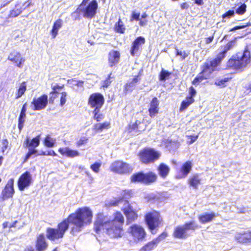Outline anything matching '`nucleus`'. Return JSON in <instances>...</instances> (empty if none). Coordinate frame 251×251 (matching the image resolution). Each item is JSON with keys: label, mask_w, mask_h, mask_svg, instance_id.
Returning a JSON list of instances; mask_svg holds the SVG:
<instances>
[{"label": "nucleus", "mask_w": 251, "mask_h": 251, "mask_svg": "<svg viewBox=\"0 0 251 251\" xmlns=\"http://www.w3.org/2000/svg\"><path fill=\"white\" fill-rule=\"evenodd\" d=\"M93 214L88 206L78 208L74 213L59 222L56 227H48L46 229V236L50 242H56L62 239L69 228L71 233L74 235L80 232L85 226L92 222Z\"/></svg>", "instance_id": "1"}, {"label": "nucleus", "mask_w": 251, "mask_h": 251, "mask_svg": "<svg viewBox=\"0 0 251 251\" xmlns=\"http://www.w3.org/2000/svg\"><path fill=\"white\" fill-rule=\"evenodd\" d=\"M125 218L120 211H116L113 214L112 219H107L102 212L96 215L94 223V230L97 234L102 231L111 238H118L124 233Z\"/></svg>", "instance_id": "2"}, {"label": "nucleus", "mask_w": 251, "mask_h": 251, "mask_svg": "<svg viewBox=\"0 0 251 251\" xmlns=\"http://www.w3.org/2000/svg\"><path fill=\"white\" fill-rule=\"evenodd\" d=\"M144 222L151 233L154 234L163 226L164 221L159 211L152 209L145 214Z\"/></svg>", "instance_id": "3"}, {"label": "nucleus", "mask_w": 251, "mask_h": 251, "mask_svg": "<svg viewBox=\"0 0 251 251\" xmlns=\"http://www.w3.org/2000/svg\"><path fill=\"white\" fill-rule=\"evenodd\" d=\"M251 62V53L245 50L243 52H239L232 56L227 63V67L243 71Z\"/></svg>", "instance_id": "4"}, {"label": "nucleus", "mask_w": 251, "mask_h": 251, "mask_svg": "<svg viewBox=\"0 0 251 251\" xmlns=\"http://www.w3.org/2000/svg\"><path fill=\"white\" fill-rule=\"evenodd\" d=\"M138 156L142 164L148 165L158 160L161 154L159 151L153 148H145L139 151Z\"/></svg>", "instance_id": "5"}, {"label": "nucleus", "mask_w": 251, "mask_h": 251, "mask_svg": "<svg viewBox=\"0 0 251 251\" xmlns=\"http://www.w3.org/2000/svg\"><path fill=\"white\" fill-rule=\"evenodd\" d=\"M157 179V175L152 171H149L146 173L140 171L134 173L130 177L131 183H141L148 185L155 182Z\"/></svg>", "instance_id": "6"}, {"label": "nucleus", "mask_w": 251, "mask_h": 251, "mask_svg": "<svg viewBox=\"0 0 251 251\" xmlns=\"http://www.w3.org/2000/svg\"><path fill=\"white\" fill-rule=\"evenodd\" d=\"M198 226L194 221L186 222L183 225H179L174 228L172 235L174 238L179 239H186L188 230L194 231L198 228Z\"/></svg>", "instance_id": "7"}, {"label": "nucleus", "mask_w": 251, "mask_h": 251, "mask_svg": "<svg viewBox=\"0 0 251 251\" xmlns=\"http://www.w3.org/2000/svg\"><path fill=\"white\" fill-rule=\"evenodd\" d=\"M82 0L79 4L80 9L82 12V17L86 19H91L95 17L98 8V3L96 0Z\"/></svg>", "instance_id": "8"}, {"label": "nucleus", "mask_w": 251, "mask_h": 251, "mask_svg": "<svg viewBox=\"0 0 251 251\" xmlns=\"http://www.w3.org/2000/svg\"><path fill=\"white\" fill-rule=\"evenodd\" d=\"M40 142L39 135L36 136L31 140H30L28 137L25 138L24 145L25 148H28V151L25 156L24 162H25L33 155L34 156H38V151L36 148L39 145Z\"/></svg>", "instance_id": "9"}, {"label": "nucleus", "mask_w": 251, "mask_h": 251, "mask_svg": "<svg viewBox=\"0 0 251 251\" xmlns=\"http://www.w3.org/2000/svg\"><path fill=\"white\" fill-rule=\"evenodd\" d=\"M127 233L137 242L145 240L147 237L145 229L142 226L136 224H132L128 227Z\"/></svg>", "instance_id": "10"}, {"label": "nucleus", "mask_w": 251, "mask_h": 251, "mask_svg": "<svg viewBox=\"0 0 251 251\" xmlns=\"http://www.w3.org/2000/svg\"><path fill=\"white\" fill-rule=\"evenodd\" d=\"M132 170V167L129 164L120 160L114 161L110 166L111 172L119 175L129 174Z\"/></svg>", "instance_id": "11"}, {"label": "nucleus", "mask_w": 251, "mask_h": 251, "mask_svg": "<svg viewBox=\"0 0 251 251\" xmlns=\"http://www.w3.org/2000/svg\"><path fill=\"white\" fill-rule=\"evenodd\" d=\"M219 63L220 56L207 60L201 67V74H203L207 78H208L211 74L216 70Z\"/></svg>", "instance_id": "12"}, {"label": "nucleus", "mask_w": 251, "mask_h": 251, "mask_svg": "<svg viewBox=\"0 0 251 251\" xmlns=\"http://www.w3.org/2000/svg\"><path fill=\"white\" fill-rule=\"evenodd\" d=\"M15 194L14 179L10 178L4 186L0 195V201L3 202L12 199Z\"/></svg>", "instance_id": "13"}, {"label": "nucleus", "mask_w": 251, "mask_h": 251, "mask_svg": "<svg viewBox=\"0 0 251 251\" xmlns=\"http://www.w3.org/2000/svg\"><path fill=\"white\" fill-rule=\"evenodd\" d=\"M105 100L102 94L99 92L90 94L88 99V105L93 109L101 108L104 103Z\"/></svg>", "instance_id": "14"}, {"label": "nucleus", "mask_w": 251, "mask_h": 251, "mask_svg": "<svg viewBox=\"0 0 251 251\" xmlns=\"http://www.w3.org/2000/svg\"><path fill=\"white\" fill-rule=\"evenodd\" d=\"M48 104V97L44 94L36 98L34 97L30 103V107L33 111H40L44 109Z\"/></svg>", "instance_id": "15"}, {"label": "nucleus", "mask_w": 251, "mask_h": 251, "mask_svg": "<svg viewBox=\"0 0 251 251\" xmlns=\"http://www.w3.org/2000/svg\"><path fill=\"white\" fill-rule=\"evenodd\" d=\"M32 176L30 173L26 171L23 173L19 177L17 181V186L20 191H24L28 188L32 183Z\"/></svg>", "instance_id": "16"}, {"label": "nucleus", "mask_w": 251, "mask_h": 251, "mask_svg": "<svg viewBox=\"0 0 251 251\" xmlns=\"http://www.w3.org/2000/svg\"><path fill=\"white\" fill-rule=\"evenodd\" d=\"M122 211L126 216V222L128 224L135 222L139 217L137 212L133 208L130 204H127L126 207L122 208Z\"/></svg>", "instance_id": "17"}, {"label": "nucleus", "mask_w": 251, "mask_h": 251, "mask_svg": "<svg viewBox=\"0 0 251 251\" xmlns=\"http://www.w3.org/2000/svg\"><path fill=\"white\" fill-rule=\"evenodd\" d=\"M46 235L41 233L37 235L35 242L36 251H46L49 247Z\"/></svg>", "instance_id": "18"}, {"label": "nucleus", "mask_w": 251, "mask_h": 251, "mask_svg": "<svg viewBox=\"0 0 251 251\" xmlns=\"http://www.w3.org/2000/svg\"><path fill=\"white\" fill-rule=\"evenodd\" d=\"M146 129V125L143 121L136 120L133 123H130L127 125V130L128 132H134L140 134Z\"/></svg>", "instance_id": "19"}, {"label": "nucleus", "mask_w": 251, "mask_h": 251, "mask_svg": "<svg viewBox=\"0 0 251 251\" xmlns=\"http://www.w3.org/2000/svg\"><path fill=\"white\" fill-rule=\"evenodd\" d=\"M193 166L191 161H186L180 167L176 177L178 179L185 178L190 173Z\"/></svg>", "instance_id": "20"}, {"label": "nucleus", "mask_w": 251, "mask_h": 251, "mask_svg": "<svg viewBox=\"0 0 251 251\" xmlns=\"http://www.w3.org/2000/svg\"><path fill=\"white\" fill-rule=\"evenodd\" d=\"M8 59L19 68H22L25 61V58L17 51H13L10 53L8 56Z\"/></svg>", "instance_id": "21"}, {"label": "nucleus", "mask_w": 251, "mask_h": 251, "mask_svg": "<svg viewBox=\"0 0 251 251\" xmlns=\"http://www.w3.org/2000/svg\"><path fill=\"white\" fill-rule=\"evenodd\" d=\"M121 57L120 52L116 50H111L108 54V62L110 67L116 66L119 62Z\"/></svg>", "instance_id": "22"}, {"label": "nucleus", "mask_w": 251, "mask_h": 251, "mask_svg": "<svg viewBox=\"0 0 251 251\" xmlns=\"http://www.w3.org/2000/svg\"><path fill=\"white\" fill-rule=\"evenodd\" d=\"M58 151L62 156L71 158L77 157L80 155V153L78 150L72 149L69 147L60 148Z\"/></svg>", "instance_id": "23"}, {"label": "nucleus", "mask_w": 251, "mask_h": 251, "mask_svg": "<svg viewBox=\"0 0 251 251\" xmlns=\"http://www.w3.org/2000/svg\"><path fill=\"white\" fill-rule=\"evenodd\" d=\"M159 102L158 99L156 97L153 98L150 103L148 109L149 115L151 117H154L159 113Z\"/></svg>", "instance_id": "24"}, {"label": "nucleus", "mask_w": 251, "mask_h": 251, "mask_svg": "<svg viewBox=\"0 0 251 251\" xmlns=\"http://www.w3.org/2000/svg\"><path fill=\"white\" fill-rule=\"evenodd\" d=\"M235 239L240 243H251V231L237 232L235 235Z\"/></svg>", "instance_id": "25"}, {"label": "nucleus", "mask_w": 251, "mask_h": 251, "mask_svg": "<svg viewBox=\"0 0 251 251\" xmlns=\"http://www.w3.org/2000/svg\"><path fill=\"white\" fill-rule=\"evenodd\" d=\"M64 87V84L59 85L58 84H55L54 85H51V91L50 92V97L48 99V102L50 104H53L55 100L57 97L58 92L57 90H59L63 89Z\"/></svg>", "instance_id": "26"}, {"label": "nucleus", "mask_w": 251, "mask_h": 251, "mask_svg": "<svg viewBox=\"0 0 251 251\" xmlns=\"http://www.w3.org/2000/svg\"><path fill=\"white\" fill-rule=\"evenodd\" d=\"M145 43V39L142 36H139L136 38L133 42L130 54L132 56H134L135 53L137 52L140 46L144 44Z\"/></svg>", "instance_id": "27"}, {"label": "nucleus", "mask_w": 251, "mask_h": 251, "mask_svg": "<svg viewBox=\"0 0 251 251\" xmlns=\"http://www.w3.org/2000/svg\"><path fill=\"white\" fill-rule=\"evenodd\" d=\"M26 102H25L22 107L20 115L18 117V127L20 131L22 129L24 126V124L26 118Z\"/></svg>", "instance_id": "28"}, {"label": "nucleus", "mask_w": 251, "mask_h": 251, "mask_svg": "<svg viewBox=\"0 0 251 251\" xmlns=\"http://www.w3.org/2000/svg\"><path fill=\"white\" fill-rule=\"evenodd\" d=\"M133 196V191L131 189H124L120 192V196L119 198L122 201H125L127 204H129L127 200Z\"/></svg>", "instance_id": "29"}, {"label": "nucleus", "mask_w": 251, "mask_h": 251, "mask_svg": "<svg viewBox=\"0 0 251 251\" xmlns=\"http://www.w3.org/2000/svg\"><path fill=\"white\" fill-rule=\"evenodd\" d=\"M188 184L194 189H197L201 183V179L198 174H195L188 179Z\"/></svg>", "instance_id": "30"}, {"label": "nucleus", "mask_w": 251, "mask_h": 251, "mask_svg": "<svg viewBox=\"0 0 251 251\" xmlns=\"http://www.w3.org/2000/svg\"><path fill=\"white\" fill-rule=\"evenodd\" d=\"M235 45V40L229 41L225 45L222 46L221 48V60L225 58L227 51L231 49Z\"/></svg>", "instance_id": "31"}, {"label": "nucleus", "mask_w": 251, "mask_h": 251, "mask_svg": "<svg viewBox=\"0 0 251 251\" xmlns=\"http://www.w3.org/2000/svg\"><path fill=\"white\" fill-rule=\"evenodd\" d=\"M110 127V122L108 121H105L101 123L95 124L93 126V130L95 132H101L105 129H108Z\"/></svg>", "instance_id": "32"}, {"label": "nucleus", "mask_w": 251, "mask_h": 251, "mask_svg": "<svg viewBox=\"0 0 251 251\" xmlns=\"http://www.w3.org/2000/svg\"><path fill=\"white\" fill-rule=\"evenodd\" d=\"M215 217L214 213H205L200 215L198 218L199 221L202 224H205L211 221Z\"/></svg>", "instance_id": "33"}, {"label": "nucleus", "mask_w": 251, "mask_h": 251, "mask_svg": "<svg viewBox=\"0 0 251 251\" xmlns=\"http://www.w3.org/2000/svg\"><path fill=\"white\" fill-rule=\"evenodd\" d=\"M157 171L162 177L165 178L169 173L170 168L166 164L161 163L159 165Z\"/></svg>", "instance_id": "34"}, {"label": "nucleus", "mask_w": 251, "mask_h": 251, "mask_svg": "<svg viewBox=\"0 0 251 251\" xmlns=\"http://www.w3.org/2000/svg\"><path fill=\"white\" fill-rule=\"evenodd\" d=\"M195 102L194 99H191V98L186 97L185 100L182 101L180 106L179 107V110L182 112L187 109L191 104Z\"/></svg>", "instance_id": "35"}, {"label": "nucleus", "mask_w": 251, "mask_h": 251, "mask_svg": "<svg viewBox=\"0 0 251 251\" xmlns=\"http://www.w3.org/2000/svg\"><path fill=\"white\" fill-rule=\"evenodd\" d=\"M101 108H95L92 111L93 119L97 122H100L102 121L104 116L100 112Z\"/></svg>", "instance_id": "36"}, {"label": "nucleus", "mask_w": 251, "mask_h": 251, "mask_svg": "<svg viewBox=\"0 0 251 251\" xmlns=\"http://www.w3.org/2000/svg\"><path fill=\"white\" fill-rule=\"evenodd\" d=\"M26 90V83L25 81L22 82L19 85L18 89L16 93L15 98L16 99L21 98L25 92Z\"/></svg>", "instance_id": "37"}, {"label": "nucleus", "mask_w": 251, "mask_h": 251, "mask_svg": "<svg viewBox=\"0 0 251 251\" xmlns=\"http://www.w3.org/2000/svg\"><path fill=\"white\" fill-rule=\"evenodd\" d=\"M157 246V245L156 243L152 239L151 241L148 242L141 248H140L139 251H151L155 248Z\"/></svg>", "instance_id": "38"}, {"label": "nucleus", "mask_w": 251, "mask_h": 251, "mask_svg": "<svg viewBox=\"0 0 251 251\" xmlns=\"http://www.w3.org/2000/svg\"><path fill=\"white\" fill-rule=\"evenodd\" d=\"M171 75V73L162 69L159 74V80L160 81H165L170 77Z\"/></svg>", "instance_id": "39"}, {"label": "nucleus", "mask_w": 251, "mask_h": 251, "mask_svg": "<svg viewBox=\"0 0 251 251\" xmlns=\"http://www.w3.org/2000/svg\"><path fill=\"white\" fill-rule=\"evenodd\" d=\"M176 49V56H179L180 57L181 60H184L185 58L188 57L190 53L189 51L183 50L182 51L178 49L177 47L175 48Z\"/></svg>", "instance_id": "40"}, {"label": "nucleus", "mask_w": 251, "mask_h": 251, "mask_svg": "<svg viewBox=\"0 0 251 251\" xmlns=\"http://www.w3.org/2000/svg\"><path fill=\"white\" fill-rule=\"evenodd\" d=\"M79 8V5L76 9L71 14V17L74 20H79L81 19L80 16H82V12Z\"/></svg>", "instance_id": "41"}, {"label": "nucleus", "mask_w": 251, "mask_h": 251, "mask_svg": "<svg viewBox=\"0 0 251 251\" xmlns=\"http://www.w3.org/2000/svg\"><path fill=\"white\" fill-rule=\"evenodd\" d=\"M115 31H124L125 30V26L120 18L115 25Z\"/></svg>", "instance_id": "42"}, {"label": "nucleus", "mask_w": 251, "mask_h": 251, "mask_svg": "<svg viewBox=\"0 0 251 251\" xmlns=\"http://www.w3.org/2000/svg\"><path fill=\"white\" fill-rule=\"evenodd\" d=\"M207 79L203 74H201V72L199 75L193 79L192 81V83L193 85H198L200 82L204 79Z\"/></svg>", "instance_id": "43"}, {"label": "nucleus", "mask_w": 251, "mask_h": 251, "mask_svg": "<svg viewBox=\"0 0 251 251\" xmlns=\"http://www.w3.org/2000/svg\"><path fill=\"white\" fill-rule=\"evenodd\" d=\"M44 144L48 148H52L54 146V141L49 136H47L44 139Z\"/></svg>", "instance_id": "44"}, {"label": "nucleus", "mask_w": 251, "mask_h": 251, "mask_svg": "<svg viewBox=\"0 0 251 251\" xmlns=\"http://www.w3.org/2000/svg\"><path fill=\"white\" fill-rule=\"evenodd\" d=\"M135 86V85L133 84V83L131 82H128L126 83L124 86V91L125 94H127V93L129 92H132L133 89H134V87Z\"/></svg>", "instance_id": "45"}, {"label": "nucleus", "mask_w": 251, "mask_h": 251, "mask_svg": "<svg viewBox=\"0 0 251 251\" xmlns=\"http://www.w3.org/2000/svg\"><path fill=\"white\" fill-rule=\"evenodd\" d=\"M167 236L168 234L167 232L163 231L161 233L159 234L157 237L153 239V240L157 245L161 240L164 239L166 237H167Z\"/></svg>", "instance_id": "46"}, {"label": "nucleus", "mask_w": 251, "mask_h": 251, "mask_svg": "<svg viewBox=\"0 0 251 251\" xmlns=\"http://www.w3.org/2000/svg\"><path fill=\"white\" fill-rule=\"evenodd\" d=\"M247 5L245 3H242L239 7L236 10V13L242 15L246 12Z\"/></svg>", "instance_id": "47"}, {"label": "nucleus", "mask_w": 251, "mask_h": 251, "mask_svg": "<svg viewBox=\"0 0 251 251\" xmlns=\"http://www.w3.org/2000/svg\"><path fill=\"white\" fill-rule=\"evenodd\" d=\"M67 93L65 91L61 93V96L60 98V105L63 106L67 100Z\"/></svg>", "instance_id": "48"}, {"label": "nucleus", "mask_w": 251, "mask_h": 251, "mask_svg": "<svg viewBox=\"0 0 251 251\" xmlns=\"http://www.w3.org/2000/svg\"><path fill=\"white\" fill-rule=\"evenodd\" d=\"M62 21L59 19L57 20L53 24L51 31H57L62 25Z\"/></svg>", "instance_id": "49"}, {"label": "nucleus", "mask_w": 251, "mask_h": 251, "mask_svg": "<svg viewBox=\"0 0 251 251\" xmlns=\"http://www.w3.org/2000/svg\"><path fill=\"white\" fill-rule=\"evenodd\" d=\"M101 166V164L99 162H95L90 166V168L92 170L95 172L98 173L100 171V168Z\"/></svg>", "instance_id": "50"}, {"label": "nucleus", "mask_w": 251, "mask_h": 251, "mask_svg": "<svg viewBox=\"0 0 251 251\" xmlns=\"http://www.w3.org/2000/svg\"><path fill=\"white\" fill-rule=\"evenodd\" d=\"M122 202L121 200L119 199V198L115 199L114 200L111 201L108 203V206L112 207V206H117L119 205V203Z\"/></svg>", "instance_id": "51"}, {"label": "nucleus", "mask_w": 251, "mask_h": 251, "mask_svg": "<svg viewBox=\"0 0 251 251\" xmlns=\"http://www.w3.org/2000/svg\"><path fill=\"white\" fill-rule=\"evenodd\" d=\"M111 74L108 75V77L102 82L101 85L102 87L107 88L111 84V81L110 80Z\"/></svg>", "instance_id": "52"}, {"label": "nucleus", "mask_w": 251, "mask_h": 251, "mask_svg": "<svg viewBox=\"0 0 251 251\" xmlns=\"http://www.w3.org/2000/svg\"><path fill=\"white\" fill-rule=\"evenodd\" d=\"M88 139L86 137L81 138L77 142H76V146L77 147H80L83 145H85L88 142Z\"/></svg>", "instance_id": "53"}, {"label": "nucleus", "mask_w": 251, "mask_h": 251, "mask_svg": "<svg viewBox=\"0 0 251 251\" xmlns=\"http://www.w3.org/2000/svg\"><path fill=\"white\" fill-rule=\"evenodd\" d=\"M1 144L2 147H1V151L3 153L7 149L9 142L7 139H4L2 140Z\"/></svg>", "instance_id": "54"}, {"label": "nucleus", "mask_w": 251, "mask_h": 251, "mask_svg": "<svg viewBox=\"0 0 251 251\" xmlns=\"http://www.w3.org/2000/svg\"><path fill=\"white\" fill-rule=\"evenodd\" d=\"M21 9H14L10 11V16L12 17H16L19 16L22 12Z\"/></svg>", "instance_id": "55"}, {"label": "nucleus", "mask_w": 251, "mask_h": 251, "mask_svg": "<svg viewBox=\"0 0 251 251\" xmlns=\"http://www.w3.org/2000/svg\"><path fill=\"white\" fill-rule=\"evenodd\" d=\"M189 96H187V98H191L194 99V97L196 95V91L193 86H190L189 88Z\"/></svg>", "instance_id": "56"}, {"label": "nucleus", "mask_w": 251, "mask_h": 251, "mask_svg": "<svg viewBox=\"0 0 251 251\" xmlns=\"http://www.w3.org/2000/svg\"><path fill=\"white\" fill-rule=\"evenodd\" d=\"M140 13H137L135 11H133L132 12L130 20L131 21H132L133 20L138 21L140 19Z\"/></svg>", "instance_id": "57"}, {"label": "nucleus", "mask_w": 251, "mask_h": 251, "mask_svg": "<svg viewBox=\"0 0 251 251\" xmlns=\"http://www.w3.org/2000/svg\"><path fill=\"white\" fill-rule=\"evenodd\" d=\"M234 14V12L233 10H228V11H227L226 13H225L224 14H223L222 15V17L223 18H225L226 17H228V18H230L232 16H233Z\"/></svg>", "instance_id": "58"}, {"label": "nucleus", "mask_w": 251, "mask_h": 251, "mask_svg": "<svg viewBox=\"0 0 251 251\" xmlns=\"http://www.w3.org/2000/svg\"><path fill=\"white\" fill-rule=\"evenodd\" d=\"M199 135H188L187 137L190 140V144L193 143L198 138Z\"/></svg>", "instance_id": "59"}, {"label": "nucleus", "mask_w": 251, "mask_h": 251, "mask_svg": "<svg viewBox=\"0 0 251 251\" xmlns=\"http://www.w3.org/2000/svg\"><path fill=\"white\" fill-rule=\"evenodd\" d=\"M140 80V77L139 75H136L134 76L132 81L130 82L131 83H133V84L135 85L139 80Z\"/></svg>", "instance_id": "60"}, {"label": "nucleus", "mask_w": 251, "mask_h": 251, "mask_svg": "<svg viewBox=\"0 0 251 251\" xmlns=\"http://www.w3.org/2000/svg\"><path fill=\"white\" fill-rule=\"evenodd\" d=\"M24 251H36L35 248L34 249L31 245H28L26 246Z\"/></svg>", "instance_id": "61"}, {"label": "nucleus", "mask_w": 251, "mask_h": 251, "mask_svg": "<svg viewBox=\"0 0 251 251\" xmlns=\"http://www.w3.org/2000/svg\"><path fill=\"white\" fill-rule=\"evenodd\" d=\"M47 156H56L57 154L53 150H50L47 152Z\"/></svg>", "instance_id": "62"}, {"label": "nucleus", "mask_w": 251, "mask_h": 251, "mask_svg": "<svg viewBox=\"0 0 251 251\" xmlns=\"http://www.w3.org/2000/svg\"><path fill=\"white\" fill-rule=\"evenodd\" d=\"M213 39V36H209L208 37H206L205 39V43L206 44H209V43H211Z\"/></svg>", "instance_id": "63"}, {"label": "nucleus", "mask_w": 251, "mask_h": 251, "mask_svg": "<svg viewBox=\"0 0 251 251\" xmlns=\"http://www.w3.org/2000/svg\"><path fill=\"white\" fill-rule=\"evenodd\" d=\"M84 81L82 80H78L76 83V85L78 87H82L83 86Z\"/></svg>", "instance_id": "64"}]
</instances>
